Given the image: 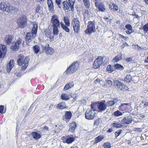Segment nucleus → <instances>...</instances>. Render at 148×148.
<instances>
[{
    "mask_svg": "<svg viewBox=\"0 0 148 148\" xmlns=\"http://www.w3.org/2000/svg\"><path fill=\"white\" fill-rule=\"evenodd\" d=\"M99 10L102 12H105L106 11L105 6L103 3H100L98 6Z\"/></svg>",
    "mask_w": 148,
    "mask_h": 148,
    "instance_id": "25",
    "label": "nucleus"
},
{
    "mask_svg": "<svg viewBox=\"0 0 148 148\" xmlns=\"http://www.w3.org/2000/svg\"><path fill=\"white\" fill-rule=\"evenodd\" d=\"M80 23L78 18H74L71 23L74 32L77 33L79 32L80 30Z\"/></svg>",
    "mask_w": 148,
    "mask_h": 148,
    "instance_id": "4",
    "label": "nucleus"
},
{
    "mask_svg": "<svg viewBox=\"0 0 148 148\" xmlns=\"http://www.w3.org/2000/svg\"><path fill=\"white\" fill-rule=\"evenodd\" d=\"M103 58L99 56L94 61L93 64V67L95 69H98L101 65L103 61Z\"/></svg>",
    "mask_w": 148,
    "mask_h": 148,
    "instance_id": "10",
    "label": "nucleus"
},
{
    "mask_svg": "<svg viewBox=\"0 0 148 148\" xmlns=\"http://www.w3.org/2000/svg\"><path fill=\"white\" fill-rule=\"evenodd\" d=\"M73 86L74 84L73 82L69 83L65 85L64 88V90H66Z\"/></svg>",
    "mask_w": 148,
    "mask_h": 148,
    "instance_id": "32",
    "label": "nucleus"
},
{
    "mask_svg": "<svg viewBox=\"0 0 148 148\" xmlns=\"http://www.w3.org/2000/svg\"><path fill=\"white\" fill-rule=\"evenodd\" d=\"M47 4L49 10L52 11L54 9L53 3L52 0H48Z\"/></svg>",
    "mask_w": 148,
    "mask_h": 148,
    "instance_id": "27",
    "label": "nucleus"
},
{
    "mask_svg": "<svg viewBox=\"0 0 148 148\" xmlns=\"http://www.w3.org/2000/svg\"><path fill=\"white\" fill-rule=\"evenodd\" d=\"M132 117L131 116H128L124 117L121 121V123L123 124H129L131 123Z\"/></svg>",
    "mask_w": 148,
    "mask_h": 148,
    "instance_id": "14",
    "label": "nucleus"
},
{
    "mask_svg": "<svg viewBox=\"0 0 148 148\" xmlns=\"http://www.w3.org/2000/svg\"><path fill=\"white\" fill-rule=\"evenodd\" d=\"M129 38L127 37L124 36V40H128Z\"/></svg>",
    "mask_w": 148,
    "mask_h": 148,
    "instance_id": "64",
    "label": "nucleus"
},
{
    "mask_svg": "<svg viewBox=\"0 0 148 148\" xmlns=\"http://www.w3.org/2000/svg\"><path fill=\"white\" fill-rule=\"evenodd\" d=\"M61 99L65 100H68L70 98L69 95L67 94H62L61 95Z\"/></svg>",
    "mask_w": 148,
    "mask_h": 148,
    "instance_id": "38",
    "label": "nucleus"
},
{
    "mask_svg": "<svg viewBox=\"0 0 148 148\" xmlns=\"http://www.w3.org/2000/svg\"><path fill=\"white\" fill-rule=\"evenodd\" d=\"M44 32L45 33V36L49 38L51 41H53V36L52 35V31L50 30H48L46 29L45 30Z\"/></svg>",
    "mask_w": 148,
    "mask_h": 148,
    "instance_id": "16",
    "label": "nucleus"
},
{
    "mask_svg": "<svg viewBox=\"0 0 148 148\" xmlns=\"http://www.w3.org/2000/svg\"><path fill=\"white\" fill-rule=\"evenodd\" d=\"M122 59V55L119 54L117 56L115 57L112 59V61L114 63L118 62Z\"/></svg>",
    "mask_w": 148,
    "mask_h": 148,
    "instance_id": "29",
    "label": "nucleus"
},
{
    "mask_svg": "<svg viewBox=\"0 0 148 148\" xmlns=\"http://www.w3.org/2000/svg\"><path fill=\"white\" fill-rule=\"evenodd\" d=\"M134 130L137 132H141L142 131V129L141 128H135L134 129Z\"/></svg>",
    "mask_w": 148,
    "mask_h": 148,
    "instance_id": "53",
    "label": "nucleus"
},
{
    "mask_svg": "<svg viewBox=\"0 0 148 148\" xmlns=\"http://www.w3.org/2000/svg\"><path fill=\"white\" fill-rule=\"evenodd\" d=\"M115 102V101H113V100L110 101H107L106 103L107 104V107H109L112 106L114 105Z\"/></svg>",
    "mask_w": 148,
    "mask_h": 148,
    "instance_id": "47",
    "label": "nucleus"
},
{
    "mask_svg": "<svg viewBox=\"0 0 148 148\" xmlns=\"http://www.w3.org/2000/svg\"><path fill=\"white\" fill-rule=\"evenodd\" d=\"M90 12L88 10H85L84 13V21L85 23L86 21L88 20L90 16Z\"/></svg>",
    "mask_w": 148,
    "mask_h": 148,
    "instance_id": "19",
    "label": "nucleus"
},
{
    "mask_svg": "<svg viewBox=\"0 0 148 148\" xmlns=\"http://www.w3.org/2000/svg\"><path fill=\"white\" fill-rule=\"evenodd\" d=\"M115 84L119 90H123L124 89L127 90L128 88L127 86L118 80L115 81Z\"/></svg>",
    "mask_w": 148,
    "mask_h": 148,
    "instance_id": "11",
    "label": "nucleus"
},
{
    "mask_svg": "<svg viewBox=\"0 0 148 148\" xmlns=\"http://www.w3.org/2000/svg\"><path fill=\"white\" fill-rule=\"evenodd\" d=\"M66 1H64L62 3L63 8L64 10H68L70 7V4Z\"/></svg>",
    "mask_w": 148,
    "mask_h": 148,
    "instance_id": "26",
    "label": "nucleus"
},
{
    "mask_svg": "<svg viewBox=\"0 0 148 148\" xmlns=\"http://www.w3.org/2000/svg\"><path fill=\"white\" fill-rule=\"evenodd\" d=\"M61 26L62 28L67 33H69L70 32V29L68 27L70 25H67L66 24H64L63 23L61 22L60 23Z\"/></svg>",
    "mask_w": 148,
    "mask_h": 148,
    "instance_id": "23",
    "label": "nucleus"
},
{
    "mask_svg": "<svg viewBox=\"0 0 148 148\" xmlns=\"http://www.w3.org/2000/svg\"><path fill=\"white\" fill-rule=\"evenodd\" d=\"M95 23V20L88 22L87 28L85 31L86 34L90 35L92 32H95L96 31Z\"/></svg>",
    "mask_w": 148,
    "mask_h": 148,
    "instance_id": "2",
    "label": "nucleus"
},
{
    "mask_svg": "<svg viewBox=\"0 0 148 148\" xmlns=\"http://www.w3.org/2000/svg\"><path fill=\"white\" fill-rule=\"evenodd\" d=\"M125 27L127 29L126 31L127 34H130L134 32L132 26L129 24H127L125 25Z\"/></svg>",
    "mask_w": 148,
    "mask_h": 148,
    "instance_id": "17",
    "label": "nucleus"
},
{
    "mask_svg": "<svg viewBox=\"0 0 148 148\" xmlns=\"http://www.w3.org/2000/svg\"><path fill=\"white\" fill-rule=\"evenodd\" d=\"M130 107L131 104L130 103H125L122 104L119 107V108L122 109L123 110H124L129 108Z\"/></svg>",
    "mask_w": 148,
    "mask_h": 148,
    "instance_id": "24",
    "label": "nucleus"
},
{
    "mask_svg": "<svg viewBox=\"0 0 148 148\" xmlns=\"http://www.w3.org/2000/svg\"><path fill=\"white\" fill-rule=\"evenodd\" d=\"M63 19L65 23L64 24H66L67 25H70V20L69 16H64L63 17Z\"/></svg>",
    "mask_w": 148,
    "mask_h": 148,
    "instance_id": "31",
    "label": "nucleus"
},
{
    "mask_svg": "<svg viewBox=\"0 0 148 148\" xmlns=\"http://www.w3.org/2000/svg\"><path fill=\"white\" fill-rule=\"evenodd\" d=\"M143 29L147 33L148 31V23L143 27Z\"/></svg>",
    "mask_w": 148,
    "mask_h": 148,
    "instance_id": "52",
    "label": "nucleus"
},
{
    "mask_svg": "<svg viewBox=\"0 0 148 148\" xmlns=\"http://www.w3.org/2000/svg\"><path fill=\"white\" fill-rule=\"evenodd\" d=\"M99 121L98 120H97L94 122V125H99Z\"/></svg>",
    "mask_w": 148,
    "mask_h": 148,
    "instance_id": "60",
    "label": "nucleus"
},
{
    "mask_svg": "<svg viewBox=\"0 0 148 148\" xmlns=\"http://www.w3.org/2000/svg\"><path fill=\"white\" fill-rule=\"evenodd\" d=\"M107 82L108 84L110 86H112V82L111 81L108 80L107 81Z\"/></svg>",
    "mask_w": 148,
    "mask_h": 148,
    "instance_id": "61",
    "label": "nucleus"
},
{
    "mask_svg": "<svg viewBox=\"0 0 148 148\" xmlns=\"http://www.w3.org/2000/svg\"><path fill=\"white\" fill-rule=\"evenodd\" d=\"M121 130H118L115 132L116 136L115 138H116L117 137L119 136L121 133Z\"/></svg>",
    "mask_w": 148,
    "mask_h": 148,
    "instance_id": "54",
    "label": "nucleus"
},
{
    "mask_svg": "<svg viewBox=\"0 0 148 148\" xmlns=\"http://www.w3.org/2000/svg\"><path fill=\"white\" fill-rule=\"evenodd\" d=\"M33 138L36 140L39 139L41 137V135L36 132H33L32 133Z\"/></svg>",
    "mask_w": 148,
    "mask_h": 148,
    "instance_id": "35",
    "label": "nucleus"
},
{
    "mask_svg": "<svg viewBox=\"0 0 148 148\" xmlns=\"http://www.w3.org/2000/svg\"><path fill=\"white\" fill-rule=\"evenodd\" d=\"M79 67V62L75 61L72 63L70 66L67 68L65 72L67 75H69L75 72Z\"/></svg>",
    "mask_w": 148,
    "mask_h": 148,
    "instance_id": "3",
    "label": "nucleus"
},
{
    "mask_svg": "<svg viewBox=\"0 0 148 148\" xmlns=\"http://www.w3.org/2000/svg\"><path fill=\"white\" fill-rule=\"evenodd\" d=\"M72 114L71 112H67L64 116V118L66 119H69L71 117Z\"/></svg>",
    "mask_w": 148,
    "mask_h": 148,
    "instance_id": "45",
    "label": "nucleus"
},
{
    "mask_svg": "<svg viewBox=\"0 0 148 148\" xmlns=\"http://www.w3.org/2000/svg\"><path fill=\"white\" fill-rule=\"evenodd\" d=\"M117 37V39L118 41H124V36H123L120 34L119 33L116 35Z\"/></svg>",
    "mask_w": 148,
    "mask_h": 148,
    "instance_id": "42",
    "label": "nucleus"
},
{
    "mask_svg": "<svg viewBox=\"0 0 148 148\" xmlns=\"http://www.w3.org/2000/svg\"><path fill=\"white\" fill-rule=\"evenodd\" d=\"M0 49V58H3L6 53L7 48L5 45H1Z\"/></svg>",
    "mask_w": 148,
    "mask_h": 148,
    "instance_id": "13",
    "label": "nucleus"
},
{
    "mask_svg": "<svg viewBox=\"0 0 148 148\" xmlns=\"http://www.w3.org/2000/svg\"><path fill=\"white\" fill-rule=\"evenodd\" d=\"M113 129H112L111 128H110V129H109L107 131V132H110H110H112L113 131Z\"/></svg>",
    "mask_w": 148,
    "mask_h": 148,
    "instance_id": "63",
    "label": "nucleus"
},
{
    "mask_svg": "<svg viewBox=\"0 0 148 148\" xmlns=\"http://www.w3.org/2000/svg\"><path fill=\"white\" fill-rule=\"evenodd\" d=\"M132 80V77L130 75H127L124 79V81L127 82H130Z\"/></svg>",
    "mask_w": 148,
    "mask_h": 148,
    "instance_id": "40",
    "label": "nucleus"
},
{
    "mask_svg": "<svg viewBox=\"0 0 148 148\" xmlns=\"http://www.w3.org/2000/svg\"><path fill=\"white\" fill-rule=\"evenodd\" d=\"M75 2V0H69V3L70 4L71 10L73 11L74 5Z\"/></svg>",
    "mask_w": 148,
    "mask_h": 148,
    "instance_id": "44",
    "label": "nucleus"
},
{
    "mask_svg": "<svg viewBox=\"0 0 148 148\" xmlns=\"http://www.w3.org/2000/svg\"><path fill=\"white\" fill-rule=\"evenodd\" d=\"M56 3L58 5V7L61 8L60 5L61 2V0H55Z\"/></svg>",
    "mask_w": 148,
    "mask_h": 148,
    "instance_id": "55",
    "label": "nucleus"
},
{
    "mask_svg": "<svg viewBox=\"0 0 148 148\" xmlns=\"http://www.w3.org/2000/svg\"><path fill=\"white\" fill-rule=\"evenodd\" d=\"M75 140V138L74 137H71L68 138L66 140V143L69 144L71 143Z\"/></svg>",
    "mask_w": 148,
    "mask_h": 148,
    "instance_id": "37",
    "label": "nucleus"
},
{
    "mask_svg": "<svg viewBox=\"0 0 148 148\" xmlns=\"http://www.w3.org/2000/svg\"><path fill=\"white\" fill-rule=\"evenodd\" d=\"M132 15L134 16V18H138V17H139L138 15L136 14V12H133Z\"/></svg>",
    "mask_w": 148,
    "mask_h": 148,
    "instance_id": "62",
    "label": "nucleus"
},
{
    "mask_svg": "<svg viewBox=\"0 0 148 148\" xmlns=\"http://www.w3.org/2000/svg\"><path fill=\"white\" fill-rule=\"evenodd\" d=\"M29 59L27 57L24 58V57L22 55H20L19 56V58L18 59L17 62L19 66L22 65L21 69L25 70L28 66Z\"/></svg>",
    "mask_w": 148,
    "mask_h": 148,
    "instance_id": "1",
    "label": "nucleus"
},
{
    "mask_svg": "<svg viewBox=\"0 0 148 148\" xmlns=\"http://www.w3.org/2000/svg\"><path fill=\"white\" fill-rule=\"evenodd\" d=\"M103 138V137L101 136H99L95 138V142L97 143L101 141Z\"/></svg>",
    "mask_w": 148,
    "mask_h": 148,
    "instance_id": "48",
    "label": "nucleus"
},
{
    "mask_svg": "<svg viewBox=\"0 0 148 148\" xmlns=\"http://www.w3.org/2000/svg\"><path fill=\"white\" fill-rule=\"evenodd\" d=\"M40 5H38L36 9V12L37 13L39 12V10H40Z\"/></svg>",
    "mask_w": 148,
    "mask_h": 148,
    "instance_id": "57",
    "label": "nucleus"
},
{
    "mask_svg": "<svg viewBox=\"0 0 148 148\" xmlns=\"http://www.w3.org/2000/svg\"><path fill=\"white\" fill-rule=\"evenodd\" d=\"M84 5L86 8H89L90 6V0H85L83 1Z\"/></svg>",
    "mask_w": 148,
    "mask_h": 148,
    "instance_id": "41",
    "label": "nucleus"
},
{
    "mask_svg": "<svg viewBox=\"0 0 148 148\" xmlns=\"http://www.w3.org/2000/svg\"><path fill=\"white\" fill-rule=\"evenodd\" d=\"M53 27H59L60 23L58 17L56 15H53L51 20Z\"/></svg>",
    "mask_w": 148,
    "mask_h": 148,
    "instance_id": "7",
    "label": "nucleus"
},
{
    "mask_svg": "<svg viewBox=\"0 0 148 148\" xmlns=\"http://www.w3.org/2000/svg\"><path fill=\"white\" fill-rule=\"evenodd\" d=\"M12 7L11 6H8V5L7 4H6L5 3V5L4 7V9L5 10H3V11H5L6 12H12Z\"/></svg>",
    "mask_w": 148,
    "mask_h": 148,
    "instance_id": "34",
    "label": "nucleus"
},
{
    "mask_svg": "<svg viewBox=\"0 0 148 148\" xmlns=\"http://www.w3.org/2000/svg\"><path fill=\"white\" fill-rule=\"evenodd\" d=\"M77 125L76 123L75 122H73L71 123L69 126V129L68 131L69 132H71L73 133L75 130V128H76Z\"/></svg>",
    "mask_w": 148,
    "mask_h": 148,
    "instance_id": "20",
    "label": "nucleus"
},
{
    "mask_svg": "<svg viewBox=\"0 0 148 148\" xmlns=\"http://www.w3.org/2000/svg\"><path fill=\"white\" fill-rule=\"evenodd\" d=\"M33 49L34 53L37 54L40 51V47L38 45H35L33 47Z\"/></svg>",
    "mask_w": 148,
    "mask_h": 148,
    "instance_id": "36",
    "label": "nucleus"
},
{
    "mask_svg": "<svg viewBox=\"0 0 148 148\" xmlns=\"http://www.w3.org/2000/svg\"><path fill=\"white\" fill-rule=\"evenodd\" d=\"M58 27H53V32L54 36H57L58 33L59 29Z\"/></svg>",
    "mask_w": 148,
    "mask_h": 148,
    "instance_id": "46",
    "label": "nucleus"
},
{
    "mask_svg": "<svg viewBox=\"0 0 148 148\" xmlns=\"http://www.w3.org/2000/svg\"><path fill=\"white\" fill-rule=\"evenodd\" d=\"M67 108L65 103L61 102L57 105L56 108L59 109H62Z\"/></svg>",
    "mask_w": 148,
    "mask_h": 148,
    "instance_id": "28",
    "label": "nucleus"
},
{
    "mask_svg": "<svg viewBox=\"0 0 148 148\" xmlns=\"http://www.w3.org/2000/svg\"><path fill=\"white\" fill-rule=\"evenodd\" d=\"M114 114L116 116H118L122 115V114L119 111L117 110L114 112Z\"/></svg>",
    "mask_w": 148,
    "mask_h": 148,
    "instance_id": "51",
    "label": "nucleus"
},
{
    "mask_svg": "<svg viewBox=\"0 0 148 148\" xmlns=\"http://www.w3.org/2000/svg\"><path fill=\"white\" fill-rule=\"evenodd\" d=\"M21 39L19 38L16 42H13L10 47L12 51L17 50L19 47V45L21 43Z\"/></svg>",
    "mask_w": 148,
    "mask_h": 148,
    "instance_id": "9",
    "label": "nucleus"
},
{
    "mask_svg": "<svg viewBox=\"0 0 148 148\" xmlns=\"http://www.w3.org/2000/svg\"><path fill=\"white\" fill-rule=\"evenodd\" d=\"M85 118L88 120L92 119L96 116V113L91 109L87 110L85 113Z\"/></svg>",
    "mask_w": 148,
    "mask_h": 148,
    "instance_id": "8",
    "label": "nucleus"
},
{
    "mask_svg": "<svg viewBox=\"0 0 148 148\" xmlns=\"http://www.w3.org/2000/svg\"><path fill=\"white\" fill-rule=\"evenodd\" d=\"M5 5V3L1 2L0 3V9L2 10H5L4 7Z\"/></svg>",
    "mask_w": 148,
    "mask_h": 148,
    "instance_id": "50",
    "label": "nucleus"
},
{
    "mask_svg": "<svg viewBox=\"0 0 148 148\" xmlns=\"http://www.w3.org/2000/svg\"><path fill=\"white\" fill-rule=\"evenodd\" d=\"M103 145L104 148H110L111 147L110 143L108 142L104 143Z\"/></svg>",
    "mask_w": 148,
    "mask_h": 148,
    "instance_id": "49",
    "label": "nucleus"
},
{
    "mask_svg": "<svg viewBox=\"0 0 148 148\" xmlns=\"http://www.w3.org/2000/svg\"><path fill=\"white\" fill-rule=\"evenodd\" d=\"M32 34L31 32L27 33L25 37V41L27 45H29V43L32 41L31 35Z\"/></svg>",
    "mask_w": 148,
    "mask_h": 148,
    "instance_id": "18",
    "label": "nucleus"
},
{
    "mask_svg": "<svg viewBox=\"0 0 148 148\" xmlns=\"http://www.w3.org/2000/svg\"><path fill=\"white\" fill-rule=\"evenodd\" d=\"M126 62H129L132 61V58H127L125 59Z\"/></svg>",
    "mask_w": 148,
    "mask_h": 148,
    "instance_id": "58",
    "label": "nucleus"
},
{
    "mask_svg": "<svg viewBox=\"0 0 148 148\" xmlns=\"http://www.w3.org/2000/svg\"><path fill=\"white\" fill-rule=\"evenodd\" d=\"M112 125L114 127L116 128L121 127L122 126V125L119 122H115L112 123Z\"/></svg>",
    "mask_w": 148,
    "mask_h": 148,
    "instance_id": "43",
    "label": "nucleus"
},
{
    "mask_svg": "<svg viewBox=\"0 0 148 148\" xmlns=\"http://www.w3.org/2000/svg\"><path fill=\"white\" fill-rule=\"evenodd\" d=\"M114 65L115 71L116 70H122L124 69V67L119 64H116Z\"/></svg>",
    "mask_w": 148,
    "mask_h": 148,
    "instance_id": "33",
    "label": "nucleus"
},
{
    "mask_svg": "<svg viewBox=\"0 0 148 148\" xmlns=\"http://www.w3.org/2000/svg\"><path fill=\"white\" fill-rule=\"evenodd\" d=\"M129 45L128 44H127L126 42L124 43L121 46V48L123 49L125 47L127 46H128Z\"/></svg>",
    "mask_w": 148,
    "mask_h": 148,
    "instance_id": "59",
    "label": "nucleus"
},
{
    "mask_svg": "<svg viewBox=\"0 0 148 148\" xmlns=\"http://www.w3.org/2000/svg\"><path fill=\"white\" fill-rule=\"evenodd\" d=\"M109 8L111 9H114L115 10L117 11L118 10V6L115 4H112L109 5Z\"/></svg>",
    "mask_w": 148,
    "mask_h": 148,
    "instance_id": "39",
    "label": "nucleus"
},
{
    "mask_svg": "<svg viewBox=\"0 0 148 148\" xmlns=\"http://www.w3.org/2000/svg\"><path fill=\"white\" fill-rule=\"evenodd\" d=\"M26 20V17L25 16L20 17L17 20L19 27L21 28H24L25 27L27 24Z\"/></svg>",
    "mask_w": 148,
    "mask_h": 148,
    "instance_id": "6",
    "label": "nucleus"
},
{
    "mask_svg": "<svg viewBox=\"0 0 148 148\" xmlns=\"http://www.w3.org/2000/svg\"><path fill=\"white\" fill-rule=\"evenodd\" d=\"M107 70L109 73H111L115 71L114 65H109L107 66Z\"/></svg>",
    "mask_w": 148,
    "mask_h": 148,
    "instance_id": "30",
    "label": "nucleus"
},
{
    "mask_svg": "<svg viewBox=\"0 0 148 148\" xmlns=\"http://www.w3.org/2000/svg\"><path fill=\"white\" fill-rule=\"evenodd\" d=\"M38 29V25L36 24H33L32 29V38H34L36 35Z\"/></svg>",
    "mask_w": 148,
    "mask_h": 148,
    "instance_id": "15",
    "label": "nucleus"
},
{
    "mask_svg": "<svg viewBox=\"0 0 148 148\" xmlns=\"http://www.w3.org/2000/svg\"><path fill=\"white\" fill-rule=\"evenodd\" d=\"M98 111L102 112L104 111L107 109V106L105 103V101H98L97 103Z\"/></svg>",
    "mask_w": 148,
    "mask_h": 148,
    "instance_id": "5",
    "label": "nucleus"
},
{
    "mask_svg": "<svg viewBox=\"0 0 148 148\" xmlns=\"http://www.w3.org/2000/svg\"><path fill=\"white\" fill-rule=\"evenodd\" d=\"M13 37L12 36L8 34L5 37L4 42L7 45H10L12 42Z\"/></svg>",
    "mask_w": 148,
    "mask_h": 148,
    "instance_id": "12",
    "label": "nucleus"
},
{
    "mask_svg": "<svg viewBox=\"0 0 148 148\" xmlns=\"http://www.w3.org/2000/svg\"><path fill=\"white\" fill-rule=\"evenodd\" d=\"M4 107L3 106L1 105L0 106V113L3 114L5 112H3Z\"/></svg>",
    "mask_w": 148,
    "mask_h": 148,
    "instance_id": "56",
    "label": "nucleus"
},
{
    "mask_svg": "<svg viewBox=\"0 0 148 148\" xmlns=\"http://www.w3.org/2000/svg\"><path fill=\"white\" fill-rule=\"evenodd\" d=\"M14 66V61L13 60H10L7 66V72L9 73Z\"/></svg>",
    "mask_w": 148,
    "mask_h": 148,
    "instance_id": "21",
    "label": "nucleus"
},
{
    "mask_svg": "<svg viewBox=\"0 0 148 148\" xmlns=\"http://www.w3.org/2000/svg\"><path fill=\"white\" fill-rule=\"evenodd\" d=\"M45 50L46 53L48 55H49L53 52V49L52 48L49 47V45L47 44L46 45L45 47Z\"/></svg>",
    "mask_w": 148,
    "mask_h": 148,
    "instance_id": "22",
    "label": "nucleus"
}]
</instances>
